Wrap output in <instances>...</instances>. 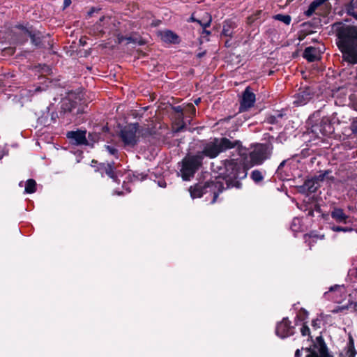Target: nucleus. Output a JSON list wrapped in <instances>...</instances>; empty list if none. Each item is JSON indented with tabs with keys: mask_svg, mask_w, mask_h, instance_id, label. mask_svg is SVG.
Here are the masks:
<instances>
[{
	"mask_svg": "<svg viewBox=\"0 0 357 357\" xmlns=\"http://www.w3.org/2000/svg\"><path fill=\"white\" fill-rule=\"evenodd\" d=\"M236 144V142H231L225 137L214 138L206 142L204 146L203 151L198 154L202 155V157L204 155L210 158H214L220 153L234 148Z\"/></svg>",
	"mask_w": 357,
	"mask_h": 357,
	"instance_id": "f03ea898",
	"label": "nucleus"
},
{
	"mask_svg": "<svg viewBox=\"0 0 357 357\" xmlns=\"http://www.w3.org/2000/svg\"><path fill=\"white\" fill-rule=\"evenodd\" d=\"M202 162V156L200 154L185 157L183 160V166L181 169L183 178L189 180L190 177H192L201 166Z\"/></svg>",
	"mask_w": 357,
	"mask_h": 357,
	"instance_id": "423d86ee",
	"label": "nucleus"
},
{
	"mask_svg": "<svg viewBox=\"0 0 357 357\" xmlns=\"http://www.w3.org/2000/svg\"><path fill=\"white\" fill-rule=\"evenodd\" d=\"M275 19L279 20L287 25H289L291 23V17L288 15H282L278 14L275 16Z\"/></svg>",
	"mask_w": 357,
	"mask_h": 357,
	"instance_id": "393cba45",
	"label": "nucleus"
},
{
	"mask_svg": "<svg viewBox=\"0 0 357 357\" xmlns=\"http://www.w3.org/2000/svg\"><path fill=\"white\" fill-rule=\"evenodd\" d=\"M344 289V287L336 285L331 287L330 291L325 293V296L328 299H331L335 303H340L344 299L342 295Z\"/></svg>",
	"mask_w": 357,
	"mask_h": 357,
	"instance_id": "f8f14e48",
	"label": "nucleus"
},
{
	"mask_svg": "<svg viewBox=\"0 0 357 357\" xmlns=\"http://www.w3.org/2000/svg\"><path fill=\"white\" fill-rule=\"evenodd\" d=\"M312 98V93L309 89H305L298 93L294 100V105L299 107L307 104L310 100Z\"/></svg>",
	"mask_w": 357,
	"mask_h": 357,
	"instance_id": "ddd939ff",
	"label": "nucleus"
},
{
	"mask_svg": "<svg viewBox=\"0 0 357 357\" xmlns=\"http://www.w3.org/2000/svg\"><path fill=\"white\" fill-rule=\"evenodd\" d=\"M161 40L168 43H178V36L169 30L162 31L160 33Z\"/></svg>",
	"mask_w": 357,
	"mask_h": 357,
	"instance_id": "f3484780",
	"label": "nucleus"
},
{
	"mask_svg": "<svg viewBox=\"0 0 357 357\" xmlns=\"http://www.w3.org/2000/svg\"><path fill=\"white\" fill-rule=\"evenodd\" d=\"M255 102V95L250 91V88L248 87L243 93L242 100L241 102V111H245L253 106Z\"/></svg>",
	"mask_w": 357,
	"mask_h": 357,
	"instance_id": "9b49d317",
	"label": "nucleus"
},
{
	"mask_svg": "<svg viewBox=\"0 0 357 357\" xmlns=\"http://www.w3.org/2000/svg\"><path fill=\"white\" fill-rule=\"evenodd\" d=\"M196 109L193 104L189 103L185 106L184 118H192L195 115Z\"/></svg>",
	"mask_w": 357,
	"mask_h": 357,
	"instance_id": "5701e85b",
	"label": "nucleus"
},
{
	"mask_svg": "<svg viewBox=\"0 0 357 357\" xmlns=\"http://www.w3.org/2000/svg\"><path fill=\"white\" fill-rule=\"evenodd\" d=\"M296 221H298V219H294V222H295Z\"/></svg>",
	"mask_w": 357,
	"mask_h": 357,
	"instance_id": "37998d69",
	"label": "nucleus"
},
{
	"mask_svg": "<svg viewBox=\"0 0 357 357\" xmlns=\"http://www.w3.org/2000/svg\"><path fill=\"white\" fill-rule=\"evenodd\" d=\"M71 1L70 0H64V5L65 6H68L70 4Z\"/></svg>",
	"mask_w": 357,
	"mask_h": 357,
	"instance_id": "72a5a7b5",
	"label": "nucleus"
},
{
	"mask_svg": "<svg viewBox=\"0 0 357 357\" xmlns=\"http://www.w3.org/2000/svg\"><path fill=\"white\" fill-rule=\"evenodd\" d=\"M74 107V103L70 102V100H65L63 102V105H62V109L65 111V112H71L73 110V108Z\"/></svg>",
	"mask_w": 357,
	"mask_h": 357,
	"instance_id": "bb28decb",
	"label": "nucleus"
},
{
	"mask_svg": "<svg viewBox=\"0 0 357 357\" xmlns=\"http://www.w3.org/2000/svg\"><path fill=\"white\" fill-rule=\"evenodd\" d=\"M332 230L333 231L339 232V231H343V232H349L353 231V229L351 227H342L340 226H333L332 227Z\"/></svg>",
	"mask_w": 357,
	"mask_h": 357,
	"instance_id": "c85d7f7f",
	"label": "nucleus"
},
{
	"mask_svg": "<svg viewBox=\"0 0 357 357\" xmlns=\"http://www.w3.org/2000/svg\"><path fill=\"white\" fill-rule=\"evenodd\" d=\"M190 20L192 22H197L200 24L203 28L209 27L211 25V22L212 20L211 16L208 13H204V17L202 20H197L194 17L193 15L190 17Z\"/></svg>",
	"mask_w": 357,
	"mask_h": 357,
	"instance_id": "6ab92c4d",
	"label": "nucleus"
},
{
	"mask_svg": "<svg viewBox=\"0 0 357 357\" xmlns=\"http://www.w3.org/2000/svg\"><path fill=\"white\" fill-rule=\"evenodd\" d=\"M159 185H160V187H165V183H164V185H163V183H160Z\"/></svg>",
	"mask_w": 357,
	"mask_h": 357,
	"instance_id": "79ce46f5",
	"label": "nucleus"
},
{
	"mask_svg": "<svg viewBox=\"0 0 357 357\" xmlns=\"http://www.w3.org/2000/svg\"><path fill=\"white\" fill-rule=\"evenodd\" d=\"M106 174L112 178L114 181H117L116 176L115 175L114 170L111 165H108L105 169Z\"/></svg>",
	"mask_w": 357,
	"mask_h": 357,
	"instance_id": "cd10ccee",
	"label": "nucleus"
},
{
	"mask_svg": "<svg viewBox=\"0 0 357 357\" xmlns=\"http://www.w3.org/2000/svg\"><path fill=\"white\" fill-rule=\"evenodd\" d=\"M199 102H200V98H198V99H197V100H195V105H197Z\"/></svg>",
	"mask_w": 357,
	"mask_h": 357,
	"instance_id": "ea45409f",
	"label": "nucleus"
},
{
	"mask_svg": "<svg viewBox=\"0 0 357 357\" xmlns=\"http://www.w3.org/2000/svg\"><path fill=\"white\" fill-rule=\"evenodd\" d=\"M343 9L347 15L357 20V0H351L344 6Z\"/></svg>",
	"mask_w": 357,
	"mask_h": 357,
	"instance_id": "dca6fc26",
	"label": "nucleus"
},
{
	"mask_svg": "<svg viewBox=\"0 0 357 357\" xmlns=\"http://www.w3.org/2000/svg\"><path fill=\"white\" fill-rule=\"evenodd\" d=\"M326 0H315L310 5L308 9L305 11V14L307 17L311 16L316 9L324 3Z\"/></svg>",
	"mask_w": 357,
	"mask_h": 357,
	"instance_id": "412c9836",
	"label": "nucleus"
},
{
	"mask_svg": "<svg viewBox=\"0 0 357 357\" xmlns=\"http://www.w3.org/2000/svg\"><path fill=\"white\" fill-rule=\"evenodd\" d=\"M355 349L354 347V344L352 340H350L349 345L348 348L342 351L340 354V357H355ZM306 357H333L329 355L328 352L327 347L324 342H321L318 343L317 344L314 345V347L309 350V354Z\"/></svg>",
	"mask_w": 357,
	"mask_h": 357,
	"instance_id": "39448f33",
	"label": "nucleus"
},
{
	"mask_svg": "<svg viewBox=\"0 0 357 357\" xmlns=\"http://www.w3.org/2000/svg\"><path fill=\"white\" fill-rule=\"evenodd\" d=\"M225 189L224 184L217 180L210 183L202 184H197L191 187L189 190L190 195L192 199L201 197L204 194L213 191V199L212 203H214L218 197V195Z\"/></svg>",
	"mask_w": 357,
	"mask_h": 357,
	"instance_id": "20e7f679",
	"label": "nucleus"
},
{
	"mask_svg": "<svg viewBox=\"0 0 357 357\" xmlns=\"http://www.w3.org/2000/svg\"><path fill=\"white\" fill-rule=\"evenodd\" d=\"M251 178L255 182H260L263 180L264 176L261 172L259 170H254L251 174Z\"/></svg>",
	"mask_w": 357,
	"mask_h": 357,
	"instance_id": "a878e982",
	"label": "nucleus"
},
{
	"mask_svg": "<svg viewBox=\"0 0 357 357\" xmlns=\"http://www.w3.org/2000/svg\"><path fill=\"white\" fill-rule=\"evenodd\" d=\"M331 218L338 223H347L349 217L345 214L343 209L340 208H334L331 213Z\"/></svg>",
	"mask_w": 357,
	"mask_h": 357,
	"instance_id": "4468645a",
	"label": "nucleus"
},
{
	"mask_svg": "<svg viewBox=\"0 0 357 357\" xmlns=\"http://www.w3.org/2000/svg\"><path fill=\"white\" fill-rule=\"evenodd\" d=\"M303 56L308 61L312 62L319 59L320 52L319 50L316 47H308L305 48L303 53Z\"/></svg>",
	"mask_w": 357,
	"mask_h": 357,
	"instance_id": "2eb2a0df",
	"label": "nucleus"
},
{
	"mask_svg": "<svg viewBox=\"0 0 357 357\" xmlns=\"http://www.w3.org/2000/svg\"><path fill=\"white\" fill-rule=\"evenodd\" d=\"M247 176V168L234 160H231L225 165V179L227 188L236 186L239 184L238 179H243Z\"/></svg>",
	"mask_w": 357,
	"mask_h": 357,
	"instance_id": "7ed1b4c3",
	"label": "nucleus"
},
{
	"mask_svg": "<svg viewBox=\"0 0 357 357\" xmlns=\"http://www.w3.org/2000/svg\"><path fill=\"white\" fill-rule=\"evenodd\" d=\"M26 33L31 38L33 42H35L34 36L31 35L29 32L26 31Z\"/></svg>",
	"mask_w": 357,
	"mask_h": 357,
	"instance_id": "c9c22d12",
	"label": "nucleus"
},
{
	"mask_svg": "<svg viewBox=\"0 0 357 357\" xmlns=\"http://www.w3.org/2000/svg\"><path fill=\"white\" fill-rule=\"evenodd\" d=\"M2 158V155H0V160Z\"/></svg>",
	"mask_w": 357,
	"mask_h": 357,
	"instance_id": "c03bdc74",
	"label": "nucleus"
},
{
	"mask_svg": "<svg viewBox=\"0 0 357 357\" xmlns=\"http://www.w3.org/2000/svg\"><path fill=\"white\" fill-rule=\"evenodd\" d=\"M351 130L354 133L357 134V121L351 124Z\"/></svg>",
	"mask_w": 357,
	"mask_h": 357,
	"instance_id": "473e14b6",
	"label": "nucleus"
},
{
	"mask_svg": "<svg viewBox=\"0 0 357 357\" xmlns=\"http://www.w3.org/2000/svg\"><path fill=\"white\" fill-rule=\"evenodd\" d=\"M231 44L230 43V41L229 40L225 41V46L226 47H230Z\"/></svg>",
	"mask_w": 357,
	"mask_h": 357,
	"instance_id": "e433bc0d",
	"label": "nucleus"
},
{
	"mask_svg": "<svg viewBox=\"0 0 357 357\" xmlns=\"http://www.w3.org/2000/svg\"><path fill=\"white\" fill-rule=\"evenodd\" d=\"M236 27V24L231 20H227L224 22L222 35L230 38L233 36L234 29Z\"/></svg>",
	"mask_w": 357,
	"mask_h": 357,
	"instance_id": "a211bd4d",
	"label": "nucleus"
},
{
	"mask_svg": "<svg viewBox=\"0 0 357 357\" xmlns=\"http://www.w3.org/2000/svg\"><path fill=\"white\" fill-rule=\"evenodd\" d=\"M301 312H303V314H304V316H305V317H307V311H305V310H303V311H301H301L299 312V314H298V317H301Z\"/></svg>",
	"mask_w": 357,
	"mask_h": 357,
	"instance_id": "f704fd0d",
	"label": "nucleus"
},
{
	"mask_svg": "<svg viewBox=\"0 0 357 357\" xmlns=\"http://www.w3.org/2000/svg\"><path fill=\"white\" fill-rule=\"evenodd\" d=\"M300 354V350L297 349L295 353V357H298Z\"/></svg>",
	"mask_w": 357,
	"mask_h": 357,
	"instance_id": "58836bf2",
	"label": "nucleus"
},
{
	"mask_svg": "<svg viewBox=\"0 0 357 357\" xmlns=\"http://www.w3.org/2000/svg\"><path fill=\"white\" fill-rule=\"evenodd\" d=\"M272 152V146L269 144H258L250 153L252 165H259L268 158Z\"/></svg>",
	"mask_w": 357,
	"mask_h": 357,
	"instance_id": "0eeeda50",
	"label": "nucleus"
},
{
	"mask_svg": "<svg viewBox=\"0 0 357 357\" xmlns=\"http://www.w3.org/2000/svg\"><path fill=\"white\" fill-rule=\"evenodd\" d=\"M36 183L33 179H29L26 183L25 192L31 194L36 191Z\"/></svg>",
	"mask_w": 357,
	"mask_h": 357,
	"instance_id": "b1692460",
	"label": "nucleus"
},
{
	"mask_svg": "<svg viewBox=\"0 0 357 357\" xmlns=\"http://www.w3.org/2000/svg\"><path fill=\"white\" fill-rule=\"evenodd\" d=\"M203 29H204L203 33H205L206 35H209L211 33V32L209 31H207L205 29L206 28H203Z\"/></svg>",
	"mask_w": 357,
	"mask_h": 357,
	"instance_id": "4c0bfd02",
	"label": "nucleus"
},
{
	"mask_svg": "<svg viewBox=\"0 0 357 357\" xmlns=\"http://www.w3.org/2000/svg\"><path fill=\"white\" fill-rule=\"evenodd\" d=\"M174 109L175 112L178 114V118L181 119V126L176 128V131L178 132L183 130V128L185 127V123L183 122L185 106L179 105L175 107Z\"/></svg>",
	"mask_w": 357,
	"mask_h": 357,
	"instance_id": "4be33fe9",
	"label": "nucleus"
},
{
	"mask_svg": "<svg viewBox=\"0 0 357 357\" xmlns=\"http://www.w3.org/2000/svg\"><path fill=\"white\" fill-rule=\"evenodd\" d=\"M301 332L303 336L308 335L310 334V328L307 326L303 325L301 329Z\"/></svg>",
	"mask_w": 357,
	"mask_h": 357,
	"instance_id": "7c9ffc66",
	"label": "nucleus"
},
{
	"mask_svg": "<svg viewBox=\"0 0 357 357\" xmlns=\"http://www.w3.org/2000/svg\"><path fill=\"white\" fill-rule=\"evenodd\" d=\"M117 42H118V43H123V42H126V44H129V43H134V44H139V45L143 44L141 38L133 37V36L124 37L123 36H118Z\"/></svg>",
	"mask_w": 357,
	"mask_h": 357,
	"instance_id": "aec40b11",
	"label": "nucleus"
},
{
	"mask_svg": "<svg viewBox=\"0 0 357 357\" xmlns=\"http://www.w3.org/2000/svg\"><path fill=\"white\" fill-rule=\"evenodd\" d=\"M85 130L70 131L66 134L67 137L70 140L71 143L75 145L86 144Z\"/></svg>",
	"mask_w": 357,
	"mask_h": 357,
	"instance_id": "9d476101",
	"label": "nucleus"
},
{
	"mask_svg": "<svg viewBox=\"0 0 357 357\" xmlns=\"http://www.w3.org/2000/svg\"><path fill=\"white\" fill-rule=\"evenodd\" d=\"M356 232H357V230H356Z\"/></svg>",
	"mask_w": 357,
	"mask_h": 357,
	"instance_id": "a18cd8bd",
	"label": "nucleus"
},
{
	"mask_svg": "<svg viewBox=\"0 0 357 357\" xmlns=\"http://www.w3.org/2000/svg\"><path fill=\"white\" fill-rule=\"evenodd\" d=\"M139 129L137 123L129 124L121 132V139L126 146L132 147L137 141V132Z\"/></svg>",
	"mask_w": 357,
	"mask_h": 357,
	"instance_id": "6e6552de",
	"label": "nucleus"
},
{
	"mask_svg": "<svg viewBox=\"0 0 357 357\" xmlns=\"http://www.w3.org/2000/svg\"><path fill=\"white\" fill-rule=\"evenodd\" d=\"M159 185H160V187H165V183H164V185H163V183H160Z\"/></svg>",
	"mask_w": 357,
	"mask_h": 357,
	"instance_id": "a19ab883",
	"label": "nucleus"
},
{
	"mask_svg": "<svg viewBox=\"0 0 357 357\" xmlns=\"http://www.w3.org/2000/svg\"><path fill=\"white\" fill-rule=\"evenodd\" d=\"M337 46L345 61L357 63V26H342L338 32Z\"/></svg>",
	"mask_w": 357,
	"mask_h": 357,
	"instance_id": "f257e3e1",
	"label": "nucleus"
},
{
	"mask_svg": "<svg viewBox=\"0 0 357 357\" xmlns=\"http://www.w3.org/2000/svg\"><path fill=\"white\" fill-rule=\"evenodd\" d=\"M328 174V172L326 171L324 173H320L319 175H317L314 177V181L317 183L319 181H324L326 175Z\"/></svg>",
	"mask_w": 357,
	"mask_h": 357,
	"instance_id": "c756f323",
	"label": "nucleus"
},
{
	"mask_svg": "<svg viewBox=\"0 0 357 357\" xmlns=\"http://www.w3.org/2000/svg\"><path fill=\"white\" fill-rule=\"evenodd\" d=\"M291 322L287 318H284L276 327V334L278 336L284 338L293 334L294 328L290 326Z\"/></svg>",
	"mask_w": 357,
	"mask_h": 357,
	"instance_id": "1a4fd4ad",
	"label": "nucleus"
},
{
	"mask_svg": "<svg viewBox=\"0 0 357 357\" xmlns=\"http://www.w3.org/2000/svg\"><path fill=\"white\" fill-rule=\"evenodd\" d=\"M106 149L107 150V151L111 154V155H116L117 153V150L113 147V146H105Z\"/></svg>",
	"mask_w": 357,
	"mask_h": 357,
	"instance_id": "2f4dec72",
	"label": "nucleus"
}]
</instances>
